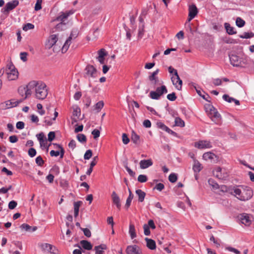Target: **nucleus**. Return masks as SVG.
Returning <instances> with one entry per match:
<instances>
[{
  "instance_id": "9b49d317",
  "label": "nucleus",
  "mask_w": 254,
  "mask_h": 254,
  "mask_svg": "<svg viewBox=\"0 0 254 254\" xmlns=\"http://www.w3.org/2000/svg\"><path fill=\"white\" fill-rule=\"evenodd\" d=\"M127 254H142V252L137 245H129L126 250Z\"/></svg>"
},
{
  "instance_id": "7c9ffc66",
  "label": "nucleus",
  "mask_w": 254,
  "mask_h": 254,
  "mask_svg": "<svg viewBox=\"0 0 254 254\" xmlns=\"http://www.w3.org/2000/svg\"><path fill=\"white\" fill-rule=\"evenodd\" d=\"M20 228L21 229L25 230V231H28V232H34L37 230L36 227H32L30 225H29L27 224H25V223L22 224L20 226Z\"/></svg>"
},
{
  "instance_id": "4c0bfd02",
  "label": "nucleus",
  "mask_w": 254,
  "mask_h": 254,
  "mask_svg": "<svg viewBox=\"0 0 254 254\" xmlns=\"http://www.w3.org/2000/svg\"><path fill=\"white\" fill-rule=\"evenodd\" d=\"M175 123L176 126L180 127H184L185 125V122L179 117L175 118Z\"/></svg>"
},
{
  "instance_id": "c03bdc74",
  "label": "nucleus",
  "mask_w": 254,
  "mask_h": 254,
  "mask_svg": "<svg viewBox=\"0 0 254 254\" xmlns=\"http://www.w3.org/2000/svg\"><path fill=\"white\" fill-rule=\"evenodd\" d=\"M54 145L56 146L55 148L60 149L59 155H60L61 158H63L64 154V150L63 147L61 145L56 143H54Z\"/></svg>"
},
{
  "instance_id": "412c9836",
  "label": "nucleus",
  "mask_w": 254,
  "mask_h": 254,
  "mask_svg": "<svg viewBox=\"0 0 254 254\" xmlns=\"http://www.w3.org/2000/svg\"><path fill=\"white\" fill-rule=\"evenodd\" d=\"M193 165L192 167V169L194 173H199L202 169V167L201 164L199 163V162L193 158Z\"/></svg>"
},
{
  "instance_id": "e433bc0d",
  "label": "nucleus",
  "mask_w": 254,
  "mask_h": 254,
  "mask_svg": "<svg viewBox=\"0 0 254 254\" xmlns=\"http://www.w3.org/2000/svg\"><path fill=\"white\" fill-rule=\"evenodd\" d=\"M209 185L212 187L214 190H217L219 189V185L215 182V181L212 179H209L208 181Z\"/></svg>"
},
{
  "instance_id": "bf43d9fd",
  "label": "nucleus",
  "mask_w": 254,
  "mask_h": 254,
  "mask_svg": "<svg viewBox=\"0 0 254 254\" xmlns=\"http://www.w3.org/2000/svg\"><path fill=\"white\" fill-rule=\"evenodd\" d=\"M28 154L31 157H34L36 154V150L34 148H30L28 150Z\"/></svg>"
},
{
  "instance_id": "bb28decb",
  "label": "nucleus",
  "mask_w": 254,
  "mask_h": 254,
  "mask_svg": "<svg viewBox=\"0 0 254 254\" xmlns=\"http://www.w3.org/2000/svg\"><path fill=\"white\" fill-rule=\"evenodd\" d=\"M107 249V246L105 244H101L99 246H96L94 248L96 254H103L104 250Z\"/></svg>"
},
{
  "instance_id": "cd10ccee",
  "label": "nucleus",
  "mask_w": 254,
  "mask_h": 254,
  "mask_svg": "<svg viewBox=\"0 0 254 254\" xmlns=\"http://www.w3.org/2000/svg\"><path fill=\"white\" fill-rule=\"evenodd\" d=\"M203 158L205 160H210L212 161V160L216 157V156L213 153L211 152H206L203 154L202 156Z\"/></svg>"
},
{
  "instance_id": "5fc2aeb1",
  "label": "nucleus",
  "mask_w": 254,
  "mask_h": 254,
  "mask_svg": "<svg viewBox=\"0 0 254 254\" xmlns=\"http://www.w3.org/2000/svg\"><path fill=\"white\" fill-rule=\"evenodd\" d=\"M68 17V14L66 13H63L58 17V20L59 21H64Z\"/></svg>"
},
{
  "instance_id": "f03ea898",
  "label": "nucleus",
  "mask_w": 254,
  "mask_h": 254,
  "mask_svg": "<svg viewBox=\"0 0 254 254\" xmlns=\"http://www.w3.org/2000/svg\"><path fill=\"white\" fill-rule=\"evenodd\" d=\"M32 81H30L26 86H21L18 89V92L21 97H24L22 99L23 101L27 99L32 94V88L33 87Z\"/></svg>"
},
{
  "instance_id": "aec40b11",
  "label": "nucleus",
  "mask_w": 254,
  "mask_h": 254,
  "mask_svg": "<svg viewBox=\"0 0 254 254\" xmlns=\"http://www.w3.org/2000/svg\"><path fill=\"white\" fill-rule=\"evenodd\" d=\"M111 196L113 203L116 205L118 209H120L121 206L120 203V199L118 194L115 191H113L112 193Z\"/></svg>"
},
{
  "instance_id": "f704fd0d",
  "label": "nucleus",
  "mask_w": 254,
  "mask_h": 254,
  "mask_svg": "<svg viewBox=\"0 0 254 254\" xmlns=\"http://www.w3.org/2000/svg\"><path fill=\"white\" fill-rule=\"evenodd\" d=\"M81 114V111L79 107L76 106L73 107L72 115L73 116L79 118Z\"/></svg>"
},
{
  "instance_id": "dca6fc26",
  "label": "nucleus",
  "mask_w": 254,
  "mask_h": 254,
  "mask_svg": "<svg viewBox=\"0 0 254 254\" xmlns=\"http://www.w3.org/2000/svg\"><path fill=\"white\" fill-rule=\"evenodd\" d=\"M189 13L188 22H190L196 15L198 10L196 6L194 4L189 6Z\"/></svg>"
},
{
  "instance_id": "7ed1b4c3",
  "label": "nucleus",
  "mask_w": 254,
  "mask_h": 254,
  "mask_svg": "<svg viewBox=\"0 0 254 254\" xmlns=\"http://www.w3.org/2000/svg\"><path fill=\"white\" fill-rule=\"evenodd\" d=\"M78 35V30L77 29H73L70 33V36L65 42L62 48V53H65L68 50L72 39H75Z\"/></svg>"
},
{
  "instance_id": "c9c22d12",
  "label": "nucleus",
  "mask_w": 254,
  "mask_h": 254,
  "mask_svg": "<svg viewBox=\"0 0 254 254\" xmlns=\"http://www.w3.org/2000/svg\"><path fill=\"white\" fill-rule=\"evenodd\" d=\"M254 37V33L252 32H244L243 34L239 35V37L242 39H249Z\"/></svg>"
},
{
  "instance_id": "2eb2a0df",
  "label": "nucleus",
  "mask_w": 254,
  "mask_h": 254,
  "mask_svg": "<svg viewBox=\"0 0 254 254\" xmlns=\"http://www.w3.org/2000/svg\"><path fill=\"white\" fill-rule=\"evenodd\" d=\"M159 70L158 69H156L152 74L148 76L149 80L152 82V83L154 85L157 84H161L163 83H159V80L158 77L157 76V75L159 73Z\"/></svg>"
},
{
  "instance_id": "b1692460",
  "label": "nucleus",
  "mask_w": 254,
  "mask_h": 254,
  "mask_svg": "<svg viewBox=\"0 0 254 254\" xmlns=\"http://www.w3.org/2000/svg\"><path fill=\"white\" fill-rule=\"evenodd\" d=\"M223 99L228 103L234 102L236 105H240V101L234 98L230 97L227 94H224L222 97Z\"/></svg>"
},
{
  "instance_id": "39448f33",
  "label": "nucleus",
  "mask_w": 254,
  "mask_h": 254,
  "mask_svg": "<svg viewBox=\"0 0 254 254\" xmlns=\"http://www.w3.org/2000/svg\"><path fill=\"white\" fill-rule=\"evenodd\" d=\"M207 109L209 110L210 117L212 121L216 123L219 122L220 121L221 115L216 109L210 105H208Z\"/></svg>"
},
{
  "instance_id": "0eeeda50",
  "label": "nucleus",
  "mask_w": 254,
  "mask_h": 254,
  "mask_svg": "<svg viewBox=\"0 0 254 254\" xmlns=\"http://www.w3.org/2000/svg\"><path fill=\"white\" fill-rule=\"evenodd\" d=\"M238 218L241 222L245 226H249L251 224L252 219L251 216L247 213L240 214Z\"/></svg>"
},
{
  "instance_id": "a878e982",
  "label": "nucleus",
  "mask_w": 254,
  "mask_h": 254,
  "mask_svg": "<svg viewBox=\"0 0 254 254\" xmlns=\"http://www.w3.org/2000/svg\"><path fill=\"white\" fill-rule=\"evenodd\" d=\"M224 27L227 33L229 35H234L237 33V31L235 30L234 28L233 27L231 26L229 23H225Z\"/></svg>"
},
{
  "instance_id": "58836bf2",
  "label": "nucleus",
  "mask_w": 254,
  "mask_h": 254,
  "mask_svg": "<svg viewBox=\"0 0 254 254\" xmlns=\"http://www.w3.org/2000/svg\"><path fill=\"white\" fill-rule=\"evenodd\" d=\"M36 136L38 139L40 141V143L41 146H43V142H45L46 141V139H44L45 135L43 132H40L39 134L36 135Z\"/></svg>"
},
{
  "instance_id": "1a4fd4ad",
  "label": "nucleus",
  "mask_w": 254,
  "mask_h": 254,
  "mask_svg": "<svg viewBox=\"0 0 254 254\" xmlns=\"http://www.w3.org/2000/svg\"><path fill=\"white\" fill-rule=\"evenodd\" d=\"M85 76L89 77L95 78L97 76V69L92 65H87L85 69Z\"/></svg>"
},
{
  "instance_id": "4be33fe9",
  "label": "nucleus",
  "mask_w": 254,
  "mask_h": 254,
  "mask_svg": "<svg viewBox=\"0 0 254 254\" xmlns=\"http://www.w3.org/2000/svg\"><path fill=\"white\" fill-rule=\"evenodd\" d=\"M23 101V99H20L16 101H15L14 99L7 100V103L8 109L16 107L19 104L22 103Z\"/></svg>"
},
{
  "instance_id": "a211bd4d",
  "label": "nucleus",
  "mask_w": 254,
  "mask_h": 254,
  "mask_svg": "<svg viewBox=\"0 0 254 254\" xmlns=\"http://www.w3.org/2000/svg\"><path fill=\"white\" fill-rule=\"evenodd\" d=\"M6 74H7V78L9 80H15L18 78V72L16 69L6 70Z\"/></svg>"
},
{
  "instance_id": "c756f323",
  "label": "nucleus",
  "mask_w": 254,
  "mask_h": 254,
  "mask_svg": "<svg viewBox=\"0 0 254 254\" xmlns=\"http://www.w3.org/2000/svg\"><path fill=\"white\" fill-rule=\"evenodd\" d=\"M80 245L83 249L87 250H90L92 249V245L90 242L86 240H82L80 242Z\"/></svg>"
},
{
  "instance_id": "a19ab883",
  "label": "nucleus",
  "mask_w": 254,
  "mask_h": 254,
  "mask_svg": "<svg viewBox=\"0 0 254 254\" xmlns=\"http://www.w3.org/2000/svg\"><path fill=\"white\" fill-rule=\"evenodd\" d=\"M133 198V194L132 193H130L127 199L126 203L125 204V207L127 209L130 206Z\"/></svg>"
},
{
  "instance_id": "338daca9",
  "label": "nucleus",
  "mask_w": 254,
  "mask_h": 254,
  "mask_svg": "<svg viewBox=\"0 0 254 254\" xmlns=\"http://www.w3.org/2000/svg\"><path fill=\"white\" fill-rule=\"evenodd\" d=\"M55 137V133L54 131H50L48 135V139L49 141H52Z\"/></svg>"
},
{
  "instance_id": "8fccbe9b",
  "label": "nucleus",
  "mask_w": 254,
  "mask_h": 254,
  "mask_svg": "<svg viewBox=\"0 0 254 254\" xmlns=\"http://www.w3.org/2000/svg\"><path fill=\"white\" fill-rule=\"evenodd\" d=\"M92 150L90 149L87 150L84 155V159L85 160H88L92 157Z\"/></svg>"
},
{
  "instance_id": "a18cd8bd",
  "label": "nucleus",
  "mask_w": 254,
  "mask_h": 254,
  "mask_svg": "<svg viewBox=\"0 0 254 254\" xmlns=\"http://www.w3.org/2000/svg\"><path fill=\"white\" fill-rule=\"evenodd\" d=\"M236 24L239 27H242L245 24V21L240 17H237L236 20Z\"/></svg>"
},
{
  "instance_id": "774afa93",
  "label": "nucleus",
  "mask_w": 254,
  "mask_h": 254,
  "mask_svg": "<svg viewBox=\"0 0 254 254\" xmlns=\"http://www.w3.org/2000/svg\"><path fill=\"white\" fill-rule=\"evenodd\" d=\"M164 189V185L162 183L157 184L154 189H156L159 191H161Z\"/></svg>"
},
{
  "instance_id": "3c124183",
  "label": "nucleus",
  "mask_w": 254,
  "mask_h": 254,
  "mask_svg": "<svg viewBox=\"0 0 254 254\" xmlns=\"http://www.w3.org/2000/svg\"><path fill=\"white\" fill-rule=\"evenodd\" d=\"M169 180L171 183H175L177 180V176L174 173H171L169 176Z\"/></svg>"
},
{
  "instance_id": "052dcab7",
  "label": "nucleus",
  "mask_w": 254,
  "mask_h": 254,
  "mask_svg": "<svg viewBox=\"0 0 254 254\" xmlns=\"http://www.w3.org/2000/svg\"><path fill=\"white\" fill-rule=\"evenodd\" d=\"M122 141L123 143L125 144H127L129 142V139L126 133L123 134Z\"/></svg>"
},
{
  "instance_id": "680f3d73",
  "label": "nucleus",
  "mask_w": 254,
  "mask_h": 254,
  "mask_svg": "<svg viewBox=\"0 0 254 254\" xmlns=\"http://www.w3.org/2000/svg\"><path fill=\"white\" fill-rule=\"evenodd\" d=\"M17 204V203L15 201L12 200L8 203V208L10 209H13L16 207Z\"/></svg>"
},
{
  "instance_id": "6e6d98bb",
  "label": "nucleus",
  "mask_w": 254,
  "mask_h": 254,
  "mask_svg": "<svg viewBox=\"0 0 254 254\" xmlns=\"http://www.w3.org/2000/svg\"><path fill=\"white\" fill-rule=\"evenodd\" d=\"M144 234L146 236H149L150 234V231L149 228V226L147 224H144L143 225Z\"/></svg>"
},
{
  "instance_id": "f257e3e1",
  "label": "nucleus",
  "mask_w": 254,
  "mask_h": 254,
  "mask_svg": "<svg viewBox=\"0 0 254 254\" xmlns=\"http://www.w3.org/2000/svg\"><path fill=\"white\" fill-rule=\"evenodd\" d=\"M33 87L32 88V93H33L35 97L39 100H44L48 95V89L46 85L42 82L32 81Z\"/></svg>"
},
{
  "instance_id": "4468645a",
  "label": "nucleus",
  "mask_w": 254,
  "mask_h": 254,
  "mask_svg": "<svg viewBox=\"0 0 254 254\" xmlns=\"http://www.w3.org/2000/svg\"><path fill=\"white\" fill-rule=\"evenodd\" d=\"M171 80L173 85L175 86L177 89L178 90H181L182 89L183 82L180 79L179 75L173 76L171 77Z\"/></svg>"
},
{
  "instance_id": "0e129e2a",
  "label": "nucleus",
  "mask_w": 254,
  "mask_h": 254,
  "mask_svg": "<svg viewBox=\"0 0 254 254\" xmlns=\"http://www.w3.org/2000/svg\"><path fill=\"white\" fill-rule=\"evenodd\" d=\"M82 201H78L74 203V211H79V207L82 204Z\"/></svg>"
},
{
  "instance_id": "5701e85b",
  "label": "nucleus",
  "mask_w": 254,
  "mask_h": 254,
  "mask_svg": "<svg viewBox=\"0 0 254 254\" xmlns=\"http://www.w3.org/2000/svg\"><path fill=\"white\" fill-rule=\"evenodd\" d=\"M40 246L43 251L55 254V252L54 250H53V249H55V248L53 247L52 245L49 244L45 243L41 244Z\"/></svg>"
},
{
  "instance_id": "c85d7f7f",
  "label": "nucleus",
  "mask_w": 254,
  "mask_h": 254,
  "mask_svg": "<svg viewBox=\"0 0 254 254\" xmlns=\"http://www.w3.org/2000/svg\"><path fill=\"white\" fill-rule=\"evenodd\" d=\"M135 193L138 197V201L142 202L143 201L146 193L141 190L138 189L135 190Z\"/></svg>"
},
{
  "instance_id": "f8f14e48",
  "label": "nucleus",
  "mask_w": 254,
  "mask_h": 254,
  "mask_svg": "<svg viewBox=\"0 0 254 254\" xmlns=\"http://www.w3.org/2000/svg\"><path fill=\"white\" fill-rule=\"evenodd\" d=\"M19 4V1L17 0H13L11 1L7 2L4 8L2 10H3V12H8L10 10H11L15 8Z\"/></svg>"
},
{
  "instance_id": "423d86ee",
  "label": "nucleus",
  "mask_w": 254,
  "mask_h": 254,
  "mask_svg": "<svg viewBox=\"0 0 254 254\" xmlns=\"http://www.w3.org/2000/svg\"><path fill=\"white\" fill-rule=\"evenodd\" d=\"M213 173L214 176L221 180H225L229 176L225 169H222L219 167H217L213 171Z\"/></svg>"
},
{
  "instance_id": "603ef678",
  "label": "nucleus",
  "mask_w": 254,
  "mask_h": 254,
  "mask_svg": "<svg viewBox=\"0 0 254 254\" xmlns=\"http://www.w3.org/2000/svg\"><path fill=\"white\" fill-rule=\"evenodd\" d=\"M242 191L239 188H234L233 189L234 195L237 197H240L242 195Z\"/></svg>"
},
{
  "instance_id": "6ab92c4d",
  "label": "nucleus",
  "mask_w": 254,
  "mask_h": 254,
  "mask_svg": "<svg viewBox=\"0 0 254 254\" xmlns=\"http://www.w3.org/2000/svg\"><path fill=\"white\" fill-rule=\"evenodd\" d=\"M140 168L141 169H145L153 165L151 159L142 160L139 162Z\"/></svg>"
},
{
  "instance_id": "ddd939ff",
  "label": "nucleus",
  "mask_w": 254,
  "mask_h": 254,
  "mask_svg": "<svg viewBox=\"0 0 254 254\" xmlns=\"http://www.w3.org/2000/svg\"><path fill=\"white\" fill-rule=\"evenodd\" d=\"M58 40V35L57 34L51 35L46 44L47 48L50 49L56 44Z\"/></svg>"
},
{
  "instance_id": "37998d69",
  "label": "nucleus",
  "mask_w": 254,
  "mask_h": 254,
  "mask_svg": "<svg viewBox=\"0 0 254 254\" xmlns=\"http://www.w3.org/2000/svg\"><path fill=\"white\" fill-rule=\"evenodd\" d=\"M77 140L82 143H84L86 142V136L81 133L78 134L77 135Z\"/></svg>"
},
{
  "instance_id": "ea45409f",
  "label": "nucleus",
  "mask_w": 254,
  "mask_h": 254,
  "mask_svg": "<svg viewBox=\"0 0 254 254\" xmlns=\"http://www.w3.org/2000/svg\"><path fill=\"white\" fill-rule=\"evenodd\" d=\"M104 105L103 101H100L95 105L94 109L96 110L97 112H99L104 107Z\"/></svg>"
},
{
  "instance_id": "864d4df0",
  "label": "nucleus",
  "mask_w": 254,
  "mask_h": 254,
  "mask_svg": "<svg viewBox=\"0 0 254 254\" xmlns=\"http://www.w3.org/2000/svg\"><path fill=\"white\" fill-rule=\"evenodd\" d=\"M167 98L170 101H174L177 99V96H176L175 93L173 92L171 94H168Z\"/></svg>"
},
{
  "instance_id": "69168bd1",
  "label": "nucleus",
  "mask_w": 254,
  "mask_h": 254,
  "mask_svg": "<svg viewBox=\"0 0 254 254\" xmlns=\"http://www.w3.org/2000/svg\"><path fill=\"white\" fill-rule=\"evenodd\" d=\"M91 133L93 135L94 138L96 139L99 137L100 132L98 129H95L92 131Z\"/></svg>"
},
{
  "instance_id": "e2e57ef3",
  "label": "nucleus",
  "mask_w": 254,
  "mask_h": 254,
  "mask_svg": "<svg viewBox=\"0 0 254 254\" xmlns=\"http://www.w3.org/2000/svg\"><path fill=\"white\" fill-rule=\"evenodd\" d=\"M107 54L105 51V50L102 49L98 51V57L99 59H101V58H105V56H106Z\"/></svg>"
},
{
  "instance_id": "09e8293b",
  "label": "nucleus",
  "mask_w": 254,
  "mask_h": 254,
  "mask_svg": "<svg viewBox=\"0 0 254 254\" xmlns=\"http://www.w3.org/2000/svg\"><path fill=\"white\" fill-rule=\"evenodd\" d=\"M34 28V25L33 24L28 23L23 26V30L26 31L28 30L33 29Z\"/></svg>"
},
{
  "instance_id": "13d9d810",
  "label": "nucleus",
  "mask_w": 254,
  "mask_h": 254,
  "mask_svg": "<svg viewBox=\"0 0 254 254\" xmlns=\"http://www.w3.org/2000/svg\"><path fill=\"white\" fill-rule=\"evenodd\" d=\"M42 0H37L36 3L35 5V10L38 11L42 8L41 4Z\"/></svg>"
},
{
  "instance_id": "de8ad7c7",
  "label": "nucleus",
  "mask_w": 254,
  "mask_h": 254,
  "mask_svg": "<svg viewBox=\"0 0 254 254\" xmlns=\"http://www.w3.org/2000/svg\"><path fill=\"white\" fill-rule=\"evenodd\" d=\"M35 161L36 164L39 166H42L44 164V161L43 160L41 156L37 157L35 159Z\"/></svg>"
},
{
  "instance_id": "79ce46f5",
  "label": "nucleus",
  "mask_w": 254,
  "mask_h": 254,
  "mask_svg": "<svg viewBox=\"0 0 254 254\" xmlns=\"http://www.w3.org/2000/svg\"><path fill=\"white\" fill-rule=\"evenodd\" d=\"M149 96L152 99L159 100L160 98L159 95L155 91H151Z\"/></svg>"
},
{
  "instance_id": "393cba45",
  "label": "nucleus",
  "mask_w": 254,
  "mask_h": 254,
  "mask_svg": "<svg viewBox=\"0 0 254 254\" xmlns=\"http://www.w3.org/2000/svg\"><path fill=\"white\" fill-rule=\"evenodd\" d=\"M145 240L146 242V246L150 250H155L156 249L155 242L151 239L145 238Z\"/></svg>"
},
{
  "instance_id": "72a5a7b5",
  "label": "nucleus",
  "mask_w": 254,
  "mask_h": 254,
  "mask_svg": "<svg viewBox=\"0 0 254 254\" xmlns=\"http://www.w3.org/2000/svg\"><path fill=\"white\" fill-rule=\"evenodd\" d=\"M129 234L131 239L136 237L135 227L133 224H130L129 227Z\"/></svg>"
},
{
  "instance_id": "473e14b6",
  "label": "nucleus",
  "mask_w": 254,
  "mask_h": 254,
  "mask_svg": "<svg viewBox=\"0 0 254 254\" xmlns=\"http://www.w3.org/2000/svg\"><path fill=\"white\" fill-rule=\"evenodd\" d=\"M131 139L136 144H138L140 143V137L134 131L131 132Z\"/></svg>"
},
{
  "instance_id": "4d7b16f0",
  "label": "nucleus",
  "mask_w": 254,
  "mask_h": 254,
  "mask_svg": "<svg viewBox=\"0 0 254 254\" xmlns=\"http://www.w3.org/2000/svg\"><path fill=\"white\" fill-rule=\"evenodd\" d=\"M80 229L83 232L84 234L87 237H90L91 236V233L89 229L88 228H80Z\"/></svg>"
},
{
  "instance_id": "49530a36",
  "label": "nucleus",
  "mask_w": 254,
  "mask_h": 254,
  "mask_svg": "<svg viewBox=\"0 0 254 254\" xmlns=\"http://www.w3.org/2000/svg\"><path fill=\"white\" fill-rule=\"evenodd\" d=\"M137 181L140 183H145L147 181V176L145 175H139Z\"/></svg>"
},
{
  "instance_id": "6e6552de",
  "label": "nucleus",
  "mask_w": 254,
  "mask_h": 254,
  "mask_svg": "<svg viewBox=\"0 0 254 254\" xmlns=\"http://www.w3.org/2000/svg\"><path fill=\"white\" fill-rule=\"evenodd\" d=\"M253 196V191L251 189L244 190L242 191V195L237 198L241 201H247L249 200Z\"/></svg>"
},
{
  "instance_id": "2f4dec72",
  "label": "nucleus",
  "mask_w": 254,
  "mask_h": 254,
  "mask_svg": "<svg viewBox=\"0 0 254 254\" xmlns=\"http://www.w3.org/2000/svg\"><path fill=\"white\" fill-rule=\"evenodd\" d=\"M155 91L158 93L160 97L168 92L167 89L165 85H162L161 87H157Z\"/></svg>"
},
{
  "instance_id": "20e7f679",
  "label": "nucleus",
  "mask_w": 254,
  "mask_h": 254,
  "mask_svg": "<svg viewBox=\"0 0 254 254\" xmlns=\"http://www.w3.org/2000/svg\"><path fill=\"white\" fill-rule=\"evenodd\" d=\"M230 62L234 66H243L246 64L245 60L236 55H231L229 56Z\"/></svg>"
},
{
  "instance_id": "f3484780",
  "label": "nucleus",
  "mask_w": 254,
  "mask_h": 254,
  "mask_svg": "<svg viewBox=\"0 0 254 254\" xmlns=\"http://www.w3.org/2000/svg\"><path fill=\"white\" fill-rule=\"evenodd\" d=\"M156 125L158 128L162 129L163 130H165L166 132H167L168 133H169L171 134H172L173 135H176V133L175 131L171 130L170 128H169L168 127H167L166 125H165L163 123H162L161 122H159L157 123Z\"/></svg>"
},
{
  "instance_id": "9d476101",
  "label": "nucleus",
  "mask_w": 254,
  "mask_h": 254,
  "mask_svg": "<svg viewBox=\"0 0 254 254\" xmlns=\"http://www.w3.org/2000/svg\"><path fill=\"white\" fill-rule=\"evenodd\" d=\"M194 146L198 149L211 148L212 147L211 143L207 140H200L195 142Z\"/></svg>"
}]
</instances>
